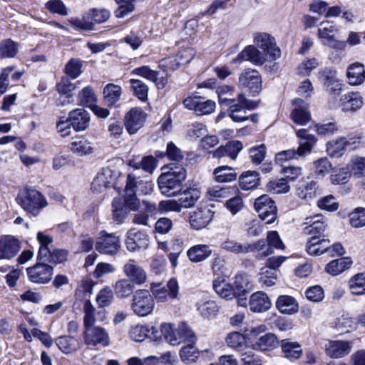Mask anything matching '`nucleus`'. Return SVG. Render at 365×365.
Masks as SVG:
<instances>
[{"mask_svg": "<svg viewBox=\"0 0 365 365\" xmlns=\"http://www.w3.org/2000/svg\"><path fill=\"white\" fill-rule=\"evenodd\" d=\"M235 88L228 85H222L216 87L219 103L228 108V114L230 118L237 123L246 121L247 117L241 115L243 109L253 110L258 106V102L249 100L245 95L240 93L237 98H232Z\"/></svg>", "mask_w": 365, "mask_h": 365, "instance_id": "f257e3e1", "label": "nucleus"}, {"mask_svg": "<svg viewBox=\"0 0 365 365\" xmlns=\"http://www.w3.org/2000/svg\"><path fill=\"white\" fill-rule=\"evenodd\" d=\"M186 178V170L181 165L170 164V170L161 174L158 179L160 192L168 197L178 196Z\"/></svg>", "mask_w": 365, "mask_h": 365, "instance_id": "f03ea898", "label": "nucleus"}, {"mask_svg": "<svg viewBox=\"0 0 365 365\" xmlns=\"http://www.w3.org/2000/svg\"><path fill=\"white\" fill-rule=\"evenodd\" d=\"M16 200L24 211L34 217L38 216L48 205L45 196L33 187L21 190Z\"/></svg>", "mask_w": 365, "mask_h": 365, "instance_id": "7ed1b4c3", "label": "nucleus"}, {"mask_svg": "<svg viewBox=\"0 0 365 365\" xmlns=\"http://www.w3.org/2000/svg\"><path fill=\"white\" fill-rule=\"evenodd\" d=\"M150 291L157 303H166L169 301L178 299L180 285L175 278H170L166 283L152 282Z\"/></svg>", "mask_w": 365, "mask_h": 365, "instance_id": "20e7f679", "label": "nucleus"}, {"mask_svg": "<svg viewBox=\"0 0 365 365\" xmlns=\"http://www.w3.org/2000/svg\"><path fill=\"white\" fill-rule=\"evenodd\" d=\"M254 45L265 54L269 61L280 58L281 50L277 46L275 38L266 32H257L253 35Z\"/></svg>", "mask_w": 365, "mask_h": 365, "instance_id": "39448f33", "label": "nucleus"}, {"mask_svg": "<svg viewBox=\"0 0 365 365\" xmlns=\"http://www.w3.org/2000/svg\"><path fill=\"white\" fill-rule=\"evenodd\" d=\"M266 330L267 327L264 324L251 328L250 334L252 336L255 337L252 344L254 349L261 351H270L277 347L279 341L274 334L265 333L259 336L260 334L264 333Z\"/></svg>", "mask_w": 365, "mask_h": 365, "instance_id": "423d86ee", "label": "nucleus"}, {"mask_svg": "<svg viewBox=\"0 0 365 365\" xmlns=\"http://www.w3.org/2000/svg\"><path fill=\"white\" fill-rule=\"evenodd\" d=\"M155 301L150 289H138L133 295L132 310L138 316H147L153 312L155 307Z\"/></svg>", "mask_w": 365, "mask_h": 365, "instance_id": "0eeeda50", "label": "nucleus"}, {"mask_svg": "<svg viewBox=\"0 0 365 365\" xmlns=\"http://www.w3.org/2000/svg\"><path fill=\"white\" fill-rule=\"evenodd\" d=\"M83 336L84 343L88 346L108 347L110 344L108 331L101 326L84 329Z\"/></svg>", "mask_w": 365, "mask_h": 365, "instance_id": "6e6552de", "label": "nucleus"}, {"mask_svg": "<svg viewBox=\"0 0 365 365\" xmlns=\"http://www.w3.org/2000/svg\"><path fill=\"white\" fill-rule=\"evenodd\" d=\"M255 208L260 219L267 224H271L277 219V210L275 202L267 195H263L255 200Z\"/></svg>", "mask_w": 365, "mask_h": 365, "instance_id": "1a4fd4ad", "label": "nucleus"}, {"mask_svg": "<svg viewBox=\"0 0 365 365\" xmlns=\"http://www.w3.org/2000/svg\"><path fill=\"white\" fill-rule=\"evenodd\" d=\"M120 247V241L114 234L107 233L105 230L99 232L96 242V249L101 254L115 255Z\"/></svg>", "mask_w": 365, "mask_h": 365, "instance_id": "9d476101", "label": "nucleus"}, {"mask_svg": "<svg viewBox=\"0 0 365 365\" xmlns=\"http://www.w3.org/2000/svg\"><path fill=\"white\" fill-rule=\"evenodd\" d=\"M317 78L326 89L334 94H339L342 90L343 84L337 77L336 69L324 67L319 70Z\"/></svg>", "mask_w": 365, "mask_h": 365, "instance_id": "9b49d317", "label": "nucleus"}, {"mask_svg": "<svg viewBox=\"0 0 365 365\" xmlns=\"http://www.w3.org/2000/svg\"><path fill=\"white\" fill-rule=\"evenodd\" d=\"M239 86L247 88L252 96L258 94L262 90V78L259 73L255 69H247L239 77Z\"/></svg>", "mask_w": 365, "mask_h": 365, "instance_id": "f8f14e48", "label": "nucleus"}, {"mask_svg": "<svg viewBox=\"0 0 365 365\" xmlns=\"http://www.w3.org/2000/svg\"><path fill=\"white\" fill-rule=\"evenodd\" d=\"M184 106L193 110L198 115H207L215 109V102L206 100L204 97L195 96L185 98L182 102Z\"/></svg>", "mask_w": 365, "mask_h": 365, "instance_id": "ddd939ff", "label": "nucleus"}, {"mask_svg": "<svg viewBox=\"0 0 365 365\" xmlns=\"http://www.w3.org/2000/svg\"><path fill=\"white\" fill-rule=\"evenodd\" d=\"M26 272L31 282L46 284L51 280L53 268L47 263L38 262L34 266L27 268Z\"/></svg>", "mask_w": 365, "mask_h": 365, "instance_id": "4468645a", "label": "nucleus"}, {"mask_svg": "<svg viewBox=\"0 0 365 365\" xmlns=\"http://www.w3.org/2000/svg\"><path fill=\"white\" fill-rule=\"evenodd\" d=\"M147 114L140 108H131L125 115L124 125L128 133L135 134L144 125Z\"/></svg>", "mask_w": 365, "mask_h": 365, "instance_id": "2eb2a0df", "label": "nucleus"}, {"mask_svg": "<svg viewBox=\"0 0 365 365\" xmlns=\"http://www.w3.org/2000/svg\"><path fill=\"white\" fill-rule=\"evenodd\" d=\"M123 271L127 279L136 285L140 286L148 280L146 271L135 259L128 260L123 265Z\"/></svg>", "mask_w": 365, "mask_h": 365, "instance_id": "dca6fc26", "label": "nucleus"}, {"mask_svg": "<svg viewBox=\"0 0 365 365\" xmlns=\"http://www.w3.org/2000/svg\"><path fill=\"white\" fill-rule=\"evenodd\" d=\"M149 245V237L143 231L130 229L126 235L125 246L130 252L145 250Z\"/></svg>", "mask_w": 365, "mask_h": 365, "instance_id": "f3484780", "label": "nucleus"}, {"mask_svg": "<svg viewBox=\"0 0 365 365\" xmlns=\"http://www.w3.org/2000/svg\"><path fill=\"white\" fill-rule=\"evenodd\" d=\"M21 249V242L11 235L0 237V259L10 260Z\"/></svg>", "mask_w": 365, "mask_h": 365, "instance_id": "a211bd4d", "label": "nucleus"}, {"mask_svg": "<svg viewBox=\"0 0 365 365\" xmlns=\"http://www.w3.org/2000/svg\"><path fill=\"white\" fill-rule=\"evenodd\" d=\"M153 191V183L145 181L133 173L127 175L124 192H135L138 195H148Z\"/></svg>", "mask_w": 365, "mask_h": 365, "instance_id": "6ab92c4d", "label": "nucleus"}, {"mask_svg": "<svg viewBox=\"0 0 365 365\" xmlns=\"http://www.w3.org/2000/svg\"><path fill=\"white\" fill-rule=\"evenodd\" d=\"M213 216L214 212L209 207H200L190 214L189 222L192 229L200 230L206 227L210 223Z\"/></svg>", "mask_w": 365, "mask_h": 365, "instance_id": "aec40b11", "label": "nucleus"}, {"mask_svg": "<svg viewBox=\"0 0 365 365\" xmlns=\"http://www.w3.org/2000/svg\"><path fill=\"white\" fill-rule=\"evenodd\" d=\"M304 233L311 235V237L321 238L327 224L325 218L321 215L309 216L305 218Z\"/></svg>", "mask_w": 365, "mask_h": 365, "instance_id": "412c9836", "label": "nucleus"}, {"mask_svg": "<svg viewBox=\"0 0 365 365\" xmlns=\"http://www.w3.org/2000/svg\"><path fill=\"white\" fill-rule=\"evenodd\" d=\"M247 61L255 66H262L269 60L254 44L247 46L237 56L235 61Z\"/></svg>", "mask_w": 365, "mask_h": 365, "instance_id": "4be33fe9", "label": "nucleus"}, {"mask_svg": "<svg viewBox=\"0 0 365 365\" xmlns=\"http://www.w3.org/2000/svg\"><path fill=\"white\" fill-rule=\"evenodd\" d=\"M243 148V144L240 140H231L225 145H221L215 150L210 152L214 158L220 159L228 157L235 160Z\"/></svg>", "mask_w": 365, "mask_h": 365, "instance_id": "5701e85b", "label": "nucleus"}, {"mask_svg": "<svg viewBox=\"0 0 365 365\" xmlns=\"http://www.w3.org/2000/svg\"><path fill=\"white\" fill-rule=\"evenodd\" d=\"M336 31L335 26L328 21L321 23V28L318 29V36L323 44L334 48H341L344 46L343 42H338L334 38Z\"/></svg>", "mask_w": 365, "mask_h": 365, "instance_id": "b1692460", "label": "nucleus"}, {"mask_svg": "<svg viewBox=\"0 0 365 365\" xmlns=\"http://www.w3.org/2000/svg\"><path fill=\"white\" fill-rule=\"evenodd\" d=\"M115 175L108 167L103 168L93 179L91 189L96 192H101L106 188L110 187L114 182Z\"/></svg>", "mask_w": 365, "mask_h": 365, "instance_id": "393cba45", "label": "nucleus"}, {"mask_svg": "<svg viewBox=\"0 0 365 365\" xmlns=\"http://www.w3.org/2000/svg\"><path fill=\"white\" fill-rule=\"evenodd\" d=\"M294 106L291 113L292 120L298 125H305L311 120V114L308 110V104L300 98L294 99Z\"/></svg>", "mask_w": 365, "mask_h": 365, "instance_id": "a878e982", "label": "nucleus"}, {"mask_svg": "<svg viewBox=\"0 0 365 365\" xmlns=\"http://www.w3.org/2000/svg\"><path fill=\"white\" fill-rule=\"evenodd\" d=\"M250 309L254 313H262L269 310L272 302L266 293L256 292L251 294L249 301Z\"/></svg>", "mask_w": 365, "mask_h": 365, "instance_id": "bb28decb", "label": "nucleus"}, {"mask_svg": "<svg viewBox=\"0 0 365 365\" xmlns=\"http://www.w3.org/2000/svg\"><path fill=\"white\" fill-rule=\"evenodd\" d=\"M340 103L343 111L354 113L363 106L364 100L359 92H349L340 98Z\"/></svg>", "mask_w": 365, "mask_h": 365, "instance_id": "cd10ccee", "label": "nucleus"}, {"mask_svg": "<svg viewBox=\"0 0 365 365\" xmlns=\"http://www.w3.org/2000/svg\"><path fill=\"white\" fill-rule=\"evenodd\" d=\"M70 124L76 131L85 130L90 124V113L83 108H77L69 113Z\"/></svg>", "mask_w": 365, "mask_h": 365, "instance_id": "c85d7f7f", "label": "nucleus"}, {"mask_svg": "<svg viewBox=\"0 0 365 365\" xmlns=\"http://www.w3.org/2000/svg\"><path fill=\"white\" fill-rule=\"evenodd\" d=\"M110 16L109 10L103 8H93L89 9L83 15V19L88 22L87 28L93 29L96 24L105 23Z\"/></svg>", "mask_w": 365, "mask_h": 365, "instance_id": "c756f323", "label": "nucleus"}, {"mask_svg": "<svg viewBox=\"0 0 365 365\" xmlns=\"http://www.w3.org/2000/svg\"><path fill=\"white\" fill-rule=\"evenodd\" d=\"M318 194V185L317 182L309 178H302L297 184V195L304 200H311Z\"/></svg>", "mask_w": 365, "mask_h": 365, "instance_id": "7c9ffc66", "label": "nucleus"}, {"mask_svg": "<svg viewBox=\"0 0 365 365\" xmlns=\"http://www.w3.org/2000/svg\"><path fill=\"white\" fill-rule=\"evenodd\" d=\"M351 349V343L348 341H331L326 348L330 357L338 359L348 355Z\"/></svg>", "mask_w": 365, "mask_h": 365, "instance_id": "2f4dec72", "label": "nucleus"}, {"mask_svg": "<svg viewBox=\"0 0 365 365\" xmlns=\"http://www.w3.org/2000/svg\"><path fill=\"white\" fill-rule=\"evenodd\" d=\"M348 82L351 86H359L365 81L364 66L359 62L351 64L346 72Z\"/></svg>", "mask_w": 365, "mask_h": 365, "instance_id": "473e14b6", "label": "nucleus"}, {"mask_svg": "<svg viewBox=\"0 0 365 365\" xmlns=\"http://www.w3.org/2000/svg\"><path fill=\"white\" fill-rule=\"evenodd\" d=\"M212 254L210 245H196L191 247L187 252L189 259L195 263L202 262L209 258Z\"/></svg>", "mask_w": 365, "mask_h": 365, "instance_id": "72a5a7b5", "label": "nucleus"}, {"mask_svg": "<svg viewBox=\"0 0 365 365\" xmlns=\"http://www.w3.org/2000/svg\"><path fill=\"white\" fill-rule=\"evenodd\" d=\"M56 344L64 354H68L78 350L82 345L80 339L71 336H61L56 339Z\"/></svg>", "mask_w": 365, "mask_h": 365, "instance_id": "f704fd0d", "label": "nucleus"}, {"mask_svg": "<svg viewBox=\"0 0 365 365\" xmlns=\"http://www.w3.org/2000/svg\"><path fill=\"white\" fill-rule=\"evenodd\" d=\"M212 286L215 292L222 299L229 300L237 297L232 284L220 277H217L213 280Z\"/></svg>", "mask_w": 365, "mask_h": 365, "instance_id": "c9c22d12", "label": "nucleus"}, {"mask_svg": "<svg viewBox=\"0 0 365 365\" xmlns=\"http://www.w3.org/2000/svg\"><path fill=\"white\" fill-rule=\"evenodd\" d=\"M276 307L282 314H293L298 312L299 304L292 296L281 295L276 301Z\"/></svg>", "mask_w": 365, "mask_h": 365, "instance_id": "e433bc0d", "label": "nucleus"}, {"mask_svg": "<svg viewBox=\"0 0 365 365\" xmlns=\"http://www.w3.org/2000/svg\"><path fill=\"white\" fill-rule=\"evenodd\" d=\"M330 241L325 238L310 237L306 245V251L310 255H321L327 252Z\"/></svg>", "mask_w": 365, "mask_h": 365, "instance_id": "4c0bfd02", "label": "nucleus"}, {"mask_svg": "<svg viewBox=\"0 0 365 365\" xmlns=\"http://www.w3.org/2000/svg\"><path fill=\"white\" fill-rule=\"evenodd\" d=\"M296 135L300 139L299 147L301 148V153H302L303 150L306 154L311 153L317 141L316 136L309 133L308 130L306 129L298 130Z\"/></svg>", "mask_w": 365, "mask_h": 365, "instance_id": "58836bf2", "label": "nucleus"}, {"mask_svg": "<svg viewBox=\"0 0 365 365\" xmlns=\"http://www.w3.org/2000/svg\"><path fill=\"white\" fill-rule=\"evenodd\" d=\"M70 150L79 156L91 154L94 152L93 144L84 137L76 138L70 144Z\"/></svg>", "mask_w": 365, "mask_h": 365, "instance_id": "ea45409f", "label": "nucleus"}, {"mask_svg": "<svg viewBox=\"0 0 365 365\" xmlns=\"http://www.w3.org/2000/svg\"><path fill=\"white\" fill-rule=\"evenodd\" d=\"M267 246L266 250L261 253H259L257 258L261 259L264 257H267L272 254V247L283 250L284 245L277 231H269L267 234Z\"/></svg>", "mask_w": 365, "mask_h": 365, "instance_id": "a19ab883", "label": "nucleus"}, {"mask_svg": "<svg viewBox=\"0 0 365 365\" xmlns=\"http://www.w3.org/2000/svg\"><path fill=\"white\" fill-rule=\"evenodd\" d=\"M178 195L180 196L179 201L182 207L190 208L193 207L200 197V191L197 188H185L183 186Z\"/></svg>", "mask_w": 365, "mask_h": 365, "instance_id": "79ce46f5", "label": "nucleus"}, {"mask_svg": "<svg viewBox=\"0 0 365 365\" xmlns=\"http://www.w3.org/2000/svg\"><path fill=\"white\" fill-rule=\"evenodd\" d=\"M352 264L349 257H341L334 259L328 263L325 267L326 272L333 276H336L348 269Z\"/></svg>", "mask_w": 365, "mask_h": 365, "instance_id": "37998d69", "label": "nucleus"}, {"mask_svg": "<svg viewBox=\"0 0 365 365\" xmlns=\"http://www.w3.org/2000/svg\"><path fill=\"white\" fill-rule=\"evenodd\" d=\"M281 348L284 356L290 360L298 359L302 354L301 345L289 339L281 341Z\"/></svg>", "mask_w": 365, "mask_h": 365, "instance_id": "c03bdc74", "label": "nucleus"}, {"mask_svg": "<svg viewBox=\"0 0 365 365\" xmlns=\"http://www.w3.org/2000/svg\"><path fill=\"white\" fill-rule=\"evenodd\" d=\"M190 51H185L180 52L176 56L169 57L164 58L160 61V67H163L168 70L174 71L179 68L182 64L190 62L191 60L190 54L187 58H184V53H188Z\"/></svg>", "mask_w": 365, "mask_h": 365, "instance_id": "a18cd8bd", "label": "nucleus"}, {"mask_svg": "<svg viewBox=\"0 0 365 365\" xmlns=\"http://www.w3.org/2000/svg\"><path fill=\"white\" fill-rule=\"evenodd\" d=\"M122 88L120 86L113 83L107 84L103 91L104 101L108 106L115 104L120 98Z\"/></svg>", "mask_w": 365, "mask_h": 365, "instance_id": "49530a36", "label": "nucleus"}, {"mask_svg": "<svg viewBox=\"0 0 365 365\" xmlns=\"http://www.w3.org/2000/svg\"><path fill=\"white\" fill-rule=\"evenodd\" d=\"M240 186L243 190L255 188L259 182V173L257 171H247L243 173L239 178Z\"/></svg>", "mask_w": 365, "mask_h": 365, "instance_id": "de8ad7c7", "label": "nucleus"}, {"mask_svg": "<svg viewBox=\"0 0 365 365\" xmlns=\"http://www.w3.org/2000/svg\"><path fill=\"white\" fill-rule=\"evenodd\" d=\"M19 52V44L11 38L0 41V58H14Z\"/></svg>", "mask_w": 365, "mask_h": 365, "instance_id": "09e8293b", "label": "nucleus"}, {"mask_svg": "<svg viewBox=\"0 0 365 365\" xmlns=\"http://www.w3.org/2000/svg\"><path fill=\"white\" fill-rule=\"evenodd\" d=\"M215 179L218 182H229L236 179L237 173L234 169L227 165H222L214 170Z\"/></svg>", "mask_w": 365, "mask_h": 365, "instance_id": "8fccbe9b", "label": "nucleus"}, {"mask_svg": "<svg viewBox=\"0 0 365 365\" xmlns=\"http://www.w3.org/2000/svg\"><path fill=\"white\" fill-rule=\"evenodd\" d=\"M135 284L127 278L118 280L114 285V290L119 298H127L134 292Z\"/></svg>", "mask_w": 365, "mask_h": 365, "instance_id": "3c124183", "label": "nucleus"}, {"mask_svg": "<svg viewBox=\"0 0 365 365\" xmlns=\"http://www.w3.org/2000/svg\"><path fill=\"white\" fill-rule=\"evenodd\" d=\"M232 285L237 297L245 295L251 289L248 277L245 274H236Z\"/></svg>", "mask_w": 365, "mask_h": 365, "instance_id": "603ef678", "label": "nucleus"}, {"mask_svg": "<svg viewBox=\"0 0 365 365\" xmlns=\"http://www.w3.org/2000/svg\"><path fill=\"white\" fill-rule=\"evenodd\" d=\"M113 220L117 224H122L125 219L128 212L120 197H115L112 201Z\"/></svg>", "mask_w": 365, "mask_h": 365, "instance_id": "864d4df0", "label": "nucleus"}, {"mask_svg": "<svg viewBox=\"0 0 365 365\" xmlns=\"http://www.w3.org/2000/svg\"><path fill=\"white\" fill-rule=\"evenodd\" d=\"M347 168L351 175L356 177H363L365 175V157L354 155L351 158Z\"/></svg>", "mask_w": 365, "mask_h": 365, "instance_id": "5fc2aeb1", "label": "nucleus"}, {"mask_svg": "<svg viewBox=\"0 0 365 365\" xmlns=\"http://www.w3.org/2000/svg\"><path fill=\"white\" fill-rule=\"evenodd\" d=\"M83 329L96 326V309L89 299L85 301L83 304Z\"/></svg>", "mask_w": 365, "mask_h": 365, "instance_id": "6e6d98bb", "label": "nucleus"}, {"mask_svg": "<svg viewBox=\"0 0 365 365\" xmlns=\"http://www.w3.org/2000/svg\"><path fill=\"white\" fill-rule=\"evenodd\" d=\"M346 150L344 137H341L334 140L329 141L327 144V151L332 158L341 157Z\"/></svg>", "mask_w": 365, "mask_h": 365, "instance_id": "4d7b16f0", "label": "nucleus"}, {"mask_svg": "<svg viewBox=\"0 0 365 365\" xmlns=\"http://www.w3.org/2000/svg\"><path fill=\"white\" fill-rule=\"evenodd\" d=\"M77 99L79 105L91 108L96 103L97 96L91 86H86L78 93Z\"/></svg>", "mask_w": 365, "mask_h": 365, "instance_id": "13d9d810", "label": "nucleus"}, {"mask_svg": "<svg viewBox=\"0 0 365 365\" xmlns=\"http://www.w3.org/2000/svg\"><path fill=\"white\" fill-rule=\"evenodd\" d=\"M349 286L352 294H365V275L362 273L354 275L349 281Z\"/></svg>", "mask_w": 365, "mask_h": 365, "instance_id": "bf43d9fd", "label": "nucleus"}, {"mask_svg": "<svg viewBox=\"0 0 365 365\" xmlns=\"http://www.w3.org/2000/svg\"><path fill=\"white\" fill-rule=\"evenodd\" d=\"M307 154L302 150L301 153V148L299 147L295 149H289L279 152L275 155V161L277 164L282 165L283 163L292 160L298 159L299 157L304 156Z\"/></svg>", "mask_w": 365, "mask_h": 365, "instance_id": "052dcab7", "label": "nucleus"}, {"mask_svg": "<svg viewBox=\"0 0 365 365\" xmlns=\"http://www.w3.org/2000/svg\"><path fill=\"white\" fill-rule=\"evenodd\" d=\"M130 83L134 96L145 102L148 99V86L143 81L138 79H130Z\"/></svg>", "mask_w": 365, "mask_h": 365, "instance_id": "680f3d73", "label": "nucleus"}, {"mask_svg": "<svg viewBox=\"0 0 365 365\" xmlns=\"http://www.w3.org/2000/svg\"><path fill=\"white\" fill-rule=\"evenodd\" d=\"M178 339L181 343L195 344L196 336L186 323H181L177 329Z\"/></svg>", "mask_w": 365, "mask_h": 365, "instance_id": "e2e57ef3", "label": "nucleus"}, {"mask_svg": "<svg viewBox=\"0 0 365 365\" xmlns=\"http://www.w3.org/2000/svg\"><path fill=\"white\" fill-rule=\"evenodd\" d=\"M114 299V294L110 287H105L98 293L96 302L100 308L110 305Z\"/></svg>", "mask_w": 365, "mask_h": 365, "instance_id": "0e129e2a", "label": "nucleus"}, {"mask_svg": "<svg viewBox=\"0 0 365 365\" xmlns=\"http://www.w3.org/2000/svg\"><path fill=\"white\" fill-rule=\"evenodd\" d=\"M226 343L232 349L240 351L245 346L246 339L242 334L234 331L227 336Z\"/></svg>", "mask_w": 365, "mask_h": 365, "instance_id": "69168bd1", "label": "nucleus"}, {"mask_svg": "<svg viewBox=\"0 0 365 365\" xmlns=\"http://www.w3.org/2000/svg\"><path fill=\"white\" fill-rule=\"evenodd\" d=\"M277 276V271L263 267L260 269L259 283L262 286L271 287L275 284Z\"/></svg>", "mask_w": 365, "mask_h": 365, "instance_id": "338daca9", "label": "nucleus"}, {"mask_svg": "<svg viewBox=\"0 0 365 365\" xmlns=\"http://www.w3.org/2000/svg\"><path fill=\"white\" fill-rule=\"evenodd\" d=\"M149 331L147 326L137 324L130 327L129 336L134 341L141 342L148 336Z\"/></svg>", "mask_w": 365, "mask_h": 365, "instance_id": "774afa93", "label": "nucleus"}]
</instances>
